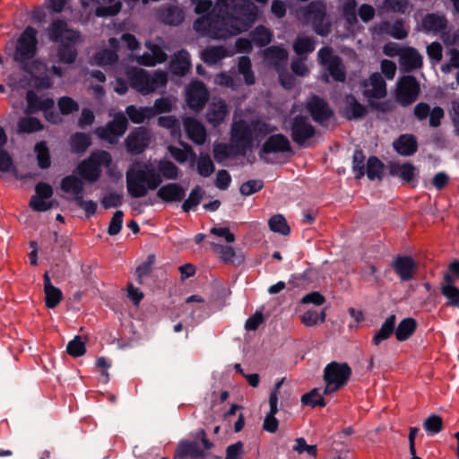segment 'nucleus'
I'll use <instances>...</instances> for the list:
<instances>
[{
	"label": "nucleus",
	"mask_w": 459,
	"mask_h": 459,
	"mask_svg": "<svg viewBox=\"0 0 459 459\" xmlns=\"http://www.w3.org/2000/svg\"><path fill=\"white\" fill-rule=\"evenodd\" d=\"M219 13L228 34L232 37L247 31L258 18V8L251 0H218Z\"/></svg>",
	"instance_id": "f257e3e1"
},
{
	"label": "nucleus",
	"mask_w": 459,
	"mask_h": 459,
	"mask_svg": "<svg viewBox=\"0 0 459 459\" xmlns=\"http://www.w3.org/2000/svg\"><path fill=\"white\" fill-rule=\"evenodd\" d=\"M51 42L58 44L56 56L62 64L72 65L78 56L77 43L80 31L69 28L67 22L60 18L54 19L47 29Z\"/></svg>",
	"instance_id": "f03ea898"
},
{
	"label": "nucleus",
	"mask_w": 459,
	"mask_h": 459,
	"mask_svg": "<svg viewBox=\"0 0 459 459\" xmlns=\"http://www.w3.org/2000/svg\"><path fill=\"white\" fill-rule=\"evenodd\" d=\"M126 189L132 198L147 195L150 190H156L162 183L161 176L151 163L134 164L126 173Z\"/></svg>",
	"instance_id": "7ed1b4c3"
},
{
	"label": "nucleus",
	"mask_w": 459,
	"mask_h": 459,
	"mask_svg": "<svg viewBox=\"0 0 459 459\" xmlns=\"http://www.w3.org/2000/svg\"><path fill=\"white\" fill-rule=\"evenodd\" d=\"M362 86L366 88L362 94L366 98L369 108L382 113H389L395 108V104L392 100L378 101L387 95L386 82L381 74L373 73L369 76L368 82H362Z\"/></svg>",
	"instance_id": "20e7f679"
},
{
	"label": "nucleus",
	"mask_w": 459,
	"mask_h": 459,
	"mask_svg": "<svg viewBox=\"0 0 459 459\" xmlns=\"http://www.w3.org/2000/svg\"><path fill=\"white\" fill-rule=\"evenodd\" d=\"M39 52L38 30L29 25L25 27L16 40L13 59L21 69L26 71L31 60Z\"/></svg>",
	"instance_id": "39448f33"
},
{
	"label": "nucleus",
	"mask_w": 459,
	"mask_h": 459,
	"mask_svg": "<svg viewBox=\"0 0 459 459\" xmlns=\"http://www.w3.org/2000/svg\"><path fill=\"white\" fill-rule=\"evenodd\" d=\"M230 142L227 149L230 158L246 156L247 152L253 147L252 129L246 120L240 119L232 124Z\"/></svg>",
	"instance_id": "423d86ee"
},
{
	"label": "nucleus",
	"mask_w": 459,
	"mask_h": 459,
	"mask_svg": "<svg viewBox=\"0 0 459 459\" xmlns=\"http://www.w3.org/2000/svg\"><path fill=\"white\" fill-rule=\"evenodd\" d=\"M213 446V443L206 437L204 429H200L193 440L183 439L177 445L173 459H197L206 457L207 450Z\"/></svg>",
	"instance_id": "0eeeda50"
},
{
	"label": "nucleus",
	"mask_w": 459,
	"mask_h": 459,
	"mask_svg": "<svg viewBox=\"0 0 459 459\" xmlns=\"http://www.w3.org/2000/svg\"><path fill=\"white\" fill-rule=\"evenodd\" d=\"M112 163L110 153L104 150L92 152L77 166V172L84 180L96 182L101 176V166L109 167Z\"/></svg>",
	"instance_id": "6e6552de"
},
{
	"label": "nucleus",
	"mask_w": 459,
	"mask_h": 459,
	"mask_svg": "<svg viewBox=\"0 0 459 459\" xmlns=\"http://www.w3.org/2000/svg\"><path fill=\"white\" fill-rule=\"evenodd\" d=\"M129 79L131 87L143 95L150 94L167 82V76L163 72H156L152 76L143 69L132 73Z\"/></svg>",
	"instance_id": "1a4fd4ad"
},
{
	"label": "nucleus",
	"mask_w": 459,
	"mask_h": 459,
	"mask_svg": "<svg viewBox=\"0 0 459 459\" xmlns=\"http://www.w3.org/2000/svg\"><path fill=\"white\" fill-rule=\"evenodd\" d=\"M303 15L317 35L325 37L331 32L332 24L330 22H325L326 6L323 2H310L304 9Z\"/></svg>",
	"instance_id": "9d476101"
},
{
	"label": "nucleus",
	"mask_w": 459,
	"mask_h": 459,
	"mask_svg": "<svg viewBox=\"0 0 459 459\" xmlns=\"http://www.w3.org/2000/svg\"><path fill=\"white\" fill-rule=\"evenodd\" d=\"M128 129V119L126 114L117 112L113 119L108 121L106 126H99L95 129L96 135L110 144H116L118 139L123 136Z\"/></svg>",
	"instance_id": "9b49d317"
},
{
	"label": "nucleus",
	"mask_w": 459,
	"mask_h": 459,
	"mask_svg": "<svg viewBox=\"0 0 459 459\" xmlns=\"http://www.w3.org/2000/svg\"><path fill=\"white\" fill-rule=\"evenodd\" d=\"M420 92V83L415 76L408 74L398 79L395 99L402 107H408L415 102Z\"/></svg>",
	"instance_id": "f8f14e48"
},
{
	"label": "nucleus",
	"mask_w": 459,
	"mask_h": 459,
	"mask_svg": "<svg viewBox=\"0 0 459 459\" xmlns=\"http://www.w3.org/2000/svg\"><path fill=\"white\" fill-rule=\"evenodd\" d=\"M316 130L308 118L303 115L295 116L290 124L291 140L299 147H306V143L316 135Z\"/></svg>",
	"instance_id": "ddd939ff"
},
{
	"label": "nucleus",
	"mask_w": 459,
	"mask_h": 459,
	"mask_svg": "<svg viewBox=\"0 0 459 459\" xmlns=\"http://www.w3.org/2000/svg\"><path fill=\"white\" fill-rule=\"evenodd\" d=\"M193 28L195 31L210 34L214 39H227L230 38L220 36L221 33L228 34L221 14L216 18L211 15H202L194 22Z\"/></svg>",
	"instance_id": "4468645a"
},
{
	"label": "nucleus",
	"mask_w": 459,
	"mask_h": 459,
	"mask_svg": "<svg viewBox=\"0 0 459 459\" xmlns=\"http://www.w3.org/2000/svg\"><path fill=\"white\" fill-rule=\"evenodd\" d=\"M351 374V368L346 362L332 361L324 369V380L325 383L336 385L337 387H342Z\"/></svg>",
	"instance_id": "2eb2a0df"
},
{
	"label": "nucleus",
	"mask_w": 459,
	"mask_h": 459,
	"mask_svg": "<svg viewBox=\"0 0 459 459\" xmlns=\"http://www.w3.org/2000/svg\"><path fill=\"white\" fill-rule=\"evenodd\" d=\"M208 100L209 92L203 82L195 81L190 83L186 90V100L191 109L197 112L202 110Z\"/></svg>",
	"instance_id": "dca6fc26"
},
{
	"label": "nucleus",
	"mask_w": 459,
	"mask_h": 459,
	"mask_svg": "<svg viewBox=\"0 0 459 459\" xmlns=\"http://www.w3.org/2000/svg\"><path fill=\"white\" fill-rule=\"evenodd\" d=\"M150 142L148 130L143 126L135 127L126 139V148L132 155H139L145 151Z\"/></svg>",
	"instance_id": "f3484780"
},
{
	"label": "nucleus",
	"mask_w": 459,
	"mask_h": 459,
	"mask_svg": "<svg viewBox=\"0 0 459 459\" xmlns=\"http://www.w3.org/2000/svg\"><path fill=\"white\" fill-rule=\"evenodd\" d=\"M307 109L313 120L318 124L328 121L333 116V111L329 107L327 101L317 95H313L307 102Z\"/></svg>",
	"instance_id": "a211bd4d"
},
{
	"label": "nucleus",
	"mask_w": 459,
	"mask_h": 459,
	"mask_svg": "<svg viewBox=\"0 0 459 459\" xmlns=\"http://www.w3.org/2000/svg\"><path fill=\"white\" fill-rule=\"evenodd\" d=\"M392 269L398 275L401 281H410L417 271V264L410 255H399L391 264Z\"/></svg>",
	"instance_id": "6ab92c4d"
},
{
	"label": "nucleus",
	"mask_w": 459,
	"mask_h": 459,
	"mask_svg": "<svg viewBox=\"0 0 459 459\" xmlns=\"http://www.w3.org/2000/svg\"><path fill=\"white\" fill-rule=\"evenodd\" d=\"M278 152H292L290 140L282 134L270 135L263 143L259 155L263 158L264 154Z\"/></svg>",
	"instance_id": "aec40b11"
},
{
	"label": "nucleus",
	"mask_w": 459,
	"mask_h": 459,
	"mask_svg": "<svg viewBox=\"0 0 459 459\" xmlns=\"http://www.w3.org/2000/svg\"><path fill=\"white\" fill-rule=\"evenodd\" d=\"M229 112V107L224 100H213L207 108L206 120L213 127L219 126L224 122Z\"/></svg>",
	"instance_id": "412c9836"
},
{
	"label": "nucleus",
	"mask_w": 459,
	"mask_h": 459,
	"mask_svg": "<svg viewBox=\"0 0 459 459\" xmlns=\"http://www.w3.org/2000/svg\"><path fill=\"white\" fill-rule=\"evenodd\" d=\"M417 137L412 134H403L393 143L394 150L401 156L409 157L418 151Z\"/></svg>",
	"instance_id": "4be33fe9"
},
{
	"label": "nucleus",
	"mask_w": 459,
	"mask_h": 459,
	"mask_svg": "<svg viewBox=\"0 0 459 459\" xmlns=\"http://www.w3.org/2000/svg\"><path fill=\"white\" fill-rule=\"evenodd\" d=\"M368 108L359 103L356 97L350 93L344 98L343 117L347 120H358L366 117Z\"/></svg>",
	"instance_id": "5701e85b"
},
{
	"label": "nucleus",
	"mask_w": 459,
	"mask_h": 459,
	"mask_svg": "<svg viewBox=\"0 0 459 459\" xmlns=\"http://www.w3.org/2000/svg\"><path fill=\"white\" fill-rule=\"evenodd\" d=\"M146 48L150 52H145L138 58V63L144 66H154L157 64L164 63L167 60V54L157 44L146 42Z\"/></svg>",
	"instance_id": "b1692460"
},
{
	"label": "nucleus",
	"mask_w": 459,
	"mask_h": 459,
	"mask_svg": "<svg viewBox=\"0 0 459 459\" xmlns=\"http://www.w3.org/2000/svg\"><path fill=\"white\" fill-rule=\"evenodd\" d=\"M399 62L403 70L407 73L417 70L423 65L421 55L412 47L403 48Z\"/></svg>",
	"instance_id": "393cba45"
},
{
	"label": "nucleus",
	"mask_w": 459,
	"mask_h": 459,
	"mask_svg": "<svg viewBox=\"0 0 459 459\" xmlns=\"http://www.w3.org/2000/svg\"><path fill=\"white\" fill-rule=\"evenodd\" d=\"M156 195L165 203L180 202L186 196V190L178 183H168L158 189Z\"/></svg>",
	"instance_id": "a878e982"
},
{
	"label": "nucleus",
	"mask_w": 459,
	"mask_h": 459,
	"mask_svg": "<svg viewBox=\"0 0 459 459\" xmlns=\"http://www.w3.org/2000/svg\"><path fill=\"white\" fill-rule=\"evenodd\" d=\"M184 127L188 138L195 144L202 145L206 140L204 126L196 118L187 117L184 119Z\"/></svg>",
	"instance_id": "bb28decb"
},
{
	"label": "nucleus",
	"mask_w": 459,
	"mask_h": 459,
	"mask_svg": "<svg viewBox=\"0 0 459 459\" xmlns=\"http://www.w3.org/2000/svg\"><path fill=\"white\" fill-rule=\"evenodd\" d=\"M45 304L48 308L56 307L63 299L62 291L51 283L48 272L43 275Z\"/></svg>",
	"instance_id": "cd10ccee"
},
{
	"label": "nucleus",
	"mask_w": 459,
	"mask_h": 459,
	"mask_svg": "<svg viewBox=\"0 0 459 459\" xmlns=\"http://www.w3.org/2000/svg\"><path fill=\"white\" fill-rule=\"evenodd\" d=\"M388 169L391 176L398 177L407 184L411 183L416 176V167L410 162H393L389 164Z\"/></svg>",
	"instance_id": "c85d7f7f"
},
{
	"label": "nucleus",
	"mask_w": 459,
	"mask_h": 459,
	"mask_svg": "<svg viewBox=\"0 0 459 459\" xmlns=\"http://www.w3.org/2000/svg\"><path fill=\"white\" fill-rule=\"evenodd\" d=\"M60 188L66 194H73L74 199L82 195L84 185L81 178L74 175H68L62 178L60 182Z\"/></svg>",
	"instance_id": "c756f323"
},
{
	"label": "nucleus",
	"mask_w": 459,
	"mask_h": 459,
	"mask_svg": "<svg viewBox=\"0 0 459 459\" xmlns=\"http://www.w3.org/2000/svg\"><path fill=\"white\" fill-rule=\"evenodd\" d=\"M181 145L183 146V149L176 146H169L168 151L178 163L183 164L189 160L190 165L194 166L196 160L195 152L188 143H181Z\"/></svg>",
	"instance_id": "7c9ffc66"
},
{
	"label": "nucleus",
	"mask_w": 459,
	"mask_h": 459,
	"mask_svg": "<svg viewBox=\"0 0 459 459\" xmlns=\"http://www.w3.org/2000/svg\"><path fill=\"white\" fill-rule=\"evenodd\" d=\"M159 16L163 23L172 26L181 24L185 18L182 10L176 5H169L161 8L160 10Z\"/></svg>",
	"instance_id": "2f4dec72"
},
{
	"label": "nucleus",
	"mask_w": 459,
	"mask_h": 459,
	"mask_svg": "<svg viewBox=\"0 0 459 459\" xmlns=\"http://www.w3.org/2000/svg\"><path fill=\"white\" fill-rule=\"evenodd\" d=\"M440 292L446 299V306L459 307V288L455 286V283H452L449 276L446 277V282L441 283Z\"/></svg>",
	"instance_id": "473e14b6"
},
{
	"label": "nucleus",
	"mask_w": 459,
	"mask_h": 459,
	"mask_svg": "<svg viewBox=\"0 0 459 459\" xmlns=\"http://www.w3.org/2000/svg\"><path fill=\"white\" fill-rule=\"evenodd\" d=\"M395 315L389 316L381 325L380 329L372 338V343L379 345L383 341L387 340L394 333H395Z\"/></svg>",
	"instance_id": "72a5a7b5"
},
{
	"label": "nucleus",
	"mask_w": 459,
	"mask_h": 459,
	"mask_svg": "<svg viewBox=\"0 0 459 459\" xmlns=\"http://www.w3.org/2000/svg\"><path fill=\"white\" fill-rule=\"evenodd\" d=\"M191 66L188 54L180 52L169 62V71L177 76H184L187 74Z\"/></svg>",
	"instance_id": "f704fd0d"
},
{
	"label": "nucleus",
	"mask_w": 459,
	"mask_h": 459,
	"mask_svg": "<svg viewBox=\"0 0 459 459\" xmlns=\"http://www.w3.org/2000/svg\"><path fill=\"white\" fill-rule=\"evenodd\" d=\"M421 25L424 30L437 33L446 28L447 21L444 16L429 13L422 19Z\"/></svg>",
	"instance_id": "c9c22d12"
},
{
	"label": "nucleus",
	"mask_w": 459,
	"mask_h": 459,
	"mask_svg": "<svg viewBox=\"0 0 459 459\" xmlns=\"http://www.w3.org/2000/svg\"><path fill=\"white\" fill-rule=\"evenodd\" d=\"M417 321L412 317L403 319L395 328V338L399 342L408 340L417 329Z\"/></svg>",
	"instance_id": "e433bc0d"
},
{
	"label": "nucleus",
	"mask_w": 459,
	"mask_h": 459,
	"mask_svg": "<svg viewBox=\"0 0 459 459\" xmlns=\"http://www.w3.org/2000/svg\"><path fill=\"white\" fill-rule=\"evenodd\" d=\"M152 109L149 107H136L135 105H128L126 108V114L134 124H143L146 119H152Z\"/></svg>",
	"instance_id": "4c0bfd02"
},
{
	"label": "nucleus",
	"mask_w": 459,
	"mask_h": 459,
	"mask_svg": "<svg viewBox=\"0 0 459 459\" xmlns=\"http://www.w3.org/2000/svg\"><path fill=\"white\" fill-rule=\"evenodd\" d=\"M384 163L377 157L370 156L367 160L365 174L369 180H382L384 177Z\"/></svg>",
	"instance_id": "58836bf2"
},
{
	"label": "nucleus",
	"mask_w": 459,
	"mask_h": 459,
	"mask_svg": "<svg viewBox=\"0 0 459 459\" xmlns=\"http://www.w3.org/2000/svg\"><path fill=\"white\" fill-rule=\"evenodd\" d=\"M253 43L260 48L269 45L273 40L272 31L264 25H258L249 34Z\"/></svg>",
	"instance_id": "ea45409f"
},
{
	"label": "nucleus",
	"mask_w": 459,
	"mask_h": 459,
	"mask_svg": "<svg viewBox=\"0 0 459 459\" xmlns=\"http://www.w3.org/2000/svg\"><path fill=\"white\" fill-rule=\"evenodd\" d=\"M329 75L337 82H344L346 80V69L341 56H335L325 66Z\"/></svg>",
	"instance_id": "a19ab883"
},
{
	"label": "nucleus",
	"mask_w": 459,
	"mask_h": 459,
	"mask_svg": "<svg viewBox=\"0 0 459 459\" xmlns=\"http://www.w3.org/2000/svg\"><path fill=\"white\" fill-rule=\"evenodd\" d=\"M43 128L41 121L35 117H22L17 124V132L19 134H32L39 132Z\"/></svg>",
	"instance_id": "79ce46f5"
},
{
	"label": "nucleus",
	"mask_w": 459,
	"mask_h": 459,
	"mask_svg": "<svg viewBox=\"0 0 459 459\" xmlns=\"http://www.w3.org/2000/svg\"><path fill=\"white\" fill-rule=\"evenodd\" d=\"M91 144V137L85 133L77 132L70 137L71 149L74 153L85 152Z\"/></svg>",
	"instance_id": "37998d69"
},
{
	"label": "nucleus",
	"mask_w": 459,
	"mask_h": 459,
	"mask_svg": "<svg viewBox=\"0 0 459 459\" xmlns=\"http://www.w3.org/2000/svg\"><path fill=\"white\" fill-rule=\"evenodd\" d=\"M316 48V40L310 36H299L293 43V50L299 55L312 53Z\"/></svg>",
	"instance_id": "c03bdc74"
},
{
	"label": "nucleus",
	"mask_w": 459,
	"mask_h": 459,
	"mask_svg": "<svg viewBox=\"0 0 459 459\" xmlns=\"http://www.w3.org/2000/svg\"><path fill=\"white\" fill-rule=\"evenodd\" d=\"M34 152L36 153L39 167L41 169H48L51 165V157L47 143L41 141L36 143L34 147Z\"/></svg>",
	"instance_id": "a18cd8bd"
},
{
	"label": "nucleus",
	"mask_w": 459,
	"mask_h": 459,
	"mask_svg": "<svg viewBox=\"0 0 459 459\" xmlns=\"http://www.w3.org/2000/svg\"><path fill=\"white\" fill-rule=\"evenodd\" d=\"M159 171L161 178L169 180H175L179 176V169L174 164L172 161L168 160H160L158 162V168H156Z\"/></svg>",
	"instance_id": "49530a36"
},
{
	"label": "nucleus",
	"mask_w": 459,
	"mask_h": 459,
	"mask_svg": "<svg viewBox=\"0 0 459 459\" xmlns=\"http://www.w3.org/2000/svg\"><path fill=\"white\" fill-rule=\"evenodd\" d=\"M205 192L201 186H195L190 192L187 199H186L181 208L185 212H189L195 208L202 201Z\"/></svg>",
	"instance_id": "de8ad7c7"
},
{
	"label": "nucleus",
	"mask_w": 459,
	"mask_h": 459,
	"mask_svg": "<svg viewBox=\"0 0 459 459\" xmlns=\"http://www.w3.org/2000/svg\"><path fill=\"white\" fill-rule=\"evenodd\" d=\"M195 164L197 173L203 178H208L215 171V166L208 153L200 154Z\"/></svg>",
	"instance_id": "09e8293b"
},
{
	"label": "nucleus",
	"mask_w": 459,
	"mask_h": 459,
	"mask_svg": "<svg viewBox=\"0 0 459 459\" xmlns=\"http://www.w3.org/2000/svg\"><path fill=\"white\" fill-rule=\"evenodd\" d=\"M226 56V49L221 47H211L202 52V59L207 65H215Z\"/></svg>",
	"instance_id": "8fccbe9b"
},
{
	"label": "nucleus",
	"mask_w": 459,
	"mask_h": 459,
	"mask_svg": "<svg viewBox=\"0 0 459 459\" xmlns=\"http://www.w3.org/2000/svg\"><path fill=\"white\" fill-rule=\"evenodd\" d=\"M268 226L273 232L280 233L283 236H287L290 232L287 221L281 214L272 216L268 221Z\"/></svg>",
	"instance_id": "3c124183"
},
{
	"label": "nucleus",
	"mask_w": 459,
	"mask_h": 459,
	"mask_svg": "<svg viewBox=\"0 0 459 459\" xmlns=\"http://www.w3.org/2000/svg\"><path fill=\"white\" fill-rule=\"evenodd\" d=\"M108 4L100 5L95 13L99 17H111L117 15L122 8L121 1L107 0Z\"/></svg>",
	"instance_id": "603ef678"
},
{
	"label": "nucleus",
	"mask_w": 459,
	"mask_h": 459,
	"mask_svg": "<svg viewBox=\"0 0 459 459\" xmlns=\"http://www.w3.org/2000/svg\"><path fill=\"white\" fill-rule=\"evenodd\" d=\"M365 159L362 150H355L352 156V171L356 179H360L365 175Z\"/></svg>",
	"instance_id": "864d4df0"
},
{
	"label": "nucleus",
	"mask_w": 459,
	"mask_h": 459,
	"mask_svg": "<svg viewBox=\"0 0 459 459\" xmlns=\"http://www.w3.org/2000/svg\"><path fill=\"white\" fill-rule=\"evenodd\" d=\"M152 112V117H154L157 115L163 113H169L173 109V104L169 98L161 97L154 100L153 106L149 107Z\"/></svg>",
	"instance_id": "5fc2aeb1"
},
{
	"label": "nucleus",
	"mask_w": 459,
	"mask_h": 459,
	"mask_svg": "<svg viewBox=\"0 0 459 459\" xmlns=\"http://www.w3.org/2000/svg\"><path fill=\"white\" fill-rule=\"evenodd\" d=\"M66 352L74 358H78L85 354L86 347L81 336H74V339L67 343Z\"/></svg>",
	"instance_id": "6e6d98bb"
},
{
	"label": "nucleus",
	"mask_w": 459,
	"mask_h": 459,
	"mask_svg": "<svg viewBox=\"0 0 459 459\" xmlns=\"http://www.w3.org/2000/svg\"><path fill=\"white\" fill-rule=\"evenodd\" d=\"M301 403L303 405H309L312 408L316 406L324 407L325 406V402L321 394H319L316 388L311 390L310 392L303 394L301 396Z\"/></svg>",
	"instance_id": "4d7b16f0"
},
{
	"label": "nucleus",
	"mask_w": 459,
	"mask_h": 459,
	"mask_svg": "<svg viewBox=\"0 0 459 459\" xmlns=\"http://www.w3.org/2000/svg\"><path fill=\"white\" fill-rule=\"evenodd\" d=\"M57 106L62 115L67 116L79 110V104L71 97L63 96L58 99Z\"/></svg>",
	"instance_id": "13d9d810"
},
{
	"label": "nucleus",
	"mask_w": 459,
	"mask_h": 459,
	"mask_svg": "<svg viewBox=\"0 0 459 459\" xmlns=\"http://www.w3.org/2000/svg\"><path fill=\"white\" fill-rule=\"evenodd\" d=\"M424 429L429 435H435L443 429V420L440 416L432 414L423 423Z\"/></svg>",
	"instance_id": "bf43d9fd"
},
{
	"label": "nucleus",
	"mask_w": 459,
	"mask_h": 459,
	"mask_svg": "<svg viewBox=\"0 0 459 459\" xmlns=\"http://www.w3.org/2000/svg\"><path fill=\"white\" fill-rule=\"evenodd\" d=\"M213 250L224 263H234L236 252L232 247L221 244H214Z\"/></svg>",
	"instance_id": "052dcab7"
},
{
	"label": "nucleus",
	"mask_w": 459,
	"mask_h": 459,
	"mask_svg": "<svg viewBox=\"0 0 459 459\" xmlns=\"http://www.w3.org/2000/svg\"><path fill=\"white\" fill-rule=\"evenodd\" d=\"M316 278L317 273L312 268H307L302 273L292 275L290 281H292L295 286H300L311 283Z\"/></svg>",
	"instance_id": "680f3d73"
},
{
	"label": "nucleus",
	"mask_w": 459,
	"mask_h": 459,
	"mask_svg": "<svg viewBox=\"0 0 459 459\" xmlns=\"http://www.w3.org/2000/svg\"><path fill=\"white\" fill-rule=\"evenodd\" d=\"M8 141L6 132L3 126H0V165L4 162L12 167H14L13 160L9 152L4 149Z\"/></svg>",
	"instance_id": "e2e57ef3"
},
{
	"label": "nucleus",
	"mask_w": 459,
	"mask_h": 459,
	"mask_svg": "<svg viewBox=\"0 0 459 459\" xmlns=\"http://www.w3.org/2000/svg\"><path fill=\"white\" fill-rule=\"evenodd\" d=\"M264 187V181L261 179H250L244 182L240 187L239 192L242 195L248 196L262 190Z\"/></svg>",
	"instance_id": "0e129e2a"
},
{
	"label": "nucleus",
	"mask_w": 459,
	"mask_h": 459,
	"mask_svg": "<svg viewBox=\"0 0 459 459\" xmlns=\"http://www.w3.org/2000/svg\"><path fill=\"white\" fill-rule=\"evenodd\" d=\"M26 114L30 115L39 111V108H38V107H40L41 99L37 95V93L34 91L29 90L26 92Z\"/></svg>",
	"instance_id": "69168bd1"
},
{
	"label": "nucleus",
	"mask_w": 459,
	"mask_h": 459,
	"mask_svg": "<svg viewBox=\"0 0 459 459\" xmlns=\"http://www.w3.org/2000/svg\"><path fill=\"white\" fill-rule=\"evenodd\" d=\"M95 59L100 65H113L117 61L118 56L114 50L104 49L95 55Z\"/></svg>",
	"instance_id": "338daca9"
},
{
	"label": "nucleus",
	"mask_w": 459,
	"mask_h": 459,
	"mask_svg": "<svg viewBox=\"0 0 459 459\" xmlns=\"http://www.w3.org/2000/svg\"><path fill=\"white\" fill-rule=\"evenodd\" d=\"M123 211L118 210L114 212L108 228V235L115 236L120 232L123 224Z\"/></svg>",
	"instance_id": "774afa93"
}]
</instances>
